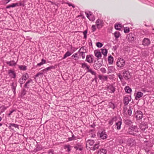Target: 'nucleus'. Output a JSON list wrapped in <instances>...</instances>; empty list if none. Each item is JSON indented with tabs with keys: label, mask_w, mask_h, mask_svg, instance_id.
Here are the masks:
<instances>
[{
	"label": "nucleus",
	"mask_w": 154,
	"mask_h": 154,
	"mask_svg": "<svg viewBox=\"0 0 154 154\" xmlns=\"http://www.w3.org/2000/svg\"><path fill=\"white\" fill-rule=\"evenodd\" d=\"M101 53L104 56H106L107 53V50L106 49H101Z\"/></svg>",
	"instance_id": "obj_31"
},
{
	"label": "nucleus",
	"mask_w": 154,
	"mask_h": 154,
	"mask_svg": "<svg viewBox=\"0 0 154 154\" xmlns=\"http://www.w3.org/2000/svg\"><path fill=\"white\" fill-rule=\"evenodd\" d=\"M75 137L74 135H73L72 136V137H69L68 138V140H69V141H71L72 140H75Z\"/></svg>",
	"instance_id": "obj_47"
},
{
	"label": "nucleus",
	"mask_w": 154,
	"mask_h": 154,
	"mask_svg": "<svg viewBox=\"0 0 154 154\" xmlns=\"http://www.w3.org/2000/svg\"><path fill=\"white\" fill-rule=\"evenodd\" d=\"M113 61V58L111 55L109 56L108 58V62L109 64L112 63Z\"/></svg>",
	"instance_id": "obj_23"
},
{
	"label": "nucleus",
	"mask_w": 154,
	"mask_h": 154,
	"mask_svg": "<svg viewBox=\"0 0 154 154\" xmlns=\"http://www.w3.org/2000/svg\"><path fill=\"white\" fill-rule=\"evenodd\" d=\"M115 27L116 29L118 30H120L122 26L120 24H116L115 25Z\"/></svg>",
	"instance_id": "obj_33"
},
{
	"label": "nucleus",
	"mask_w": 154,
	"mask_h": 154,
	"mask_svg": "<svg viewBox=\"0 0 154 154\" xmlns=\"http://www.w3.org/2000/svg\"><path fill=\"white\" fill-rule=\"evenodd\" d=\"M85 14H86V16H87V17L88 18H89V14H88V13L86 12H85Z\"/></svg>",
	"instance_id": "obj_61"
},
{
	"label": "nucleus",
	"mask_w": 154,
	"mask_h": 154,
	"mask_svg": "<svg viewBox=\"0 0 154 154\" xmlns=\"http://www.w3.org/2000/svg\"><path fill=\"white\" fill-rule=\"evenodd\" d=\"M26 91L25 89H23L21 92V95L23 96H24L26 94Z\"/></svg>",
	"instance_id": "obj_46"
},
{
	"label": "nucleus",
	"mask_w": 154,
	"mask_h": 154,
	"mask_svg": "<svg viewBox=\"0 0 154 154\" xmlns=\"http://www.w3.org/2000/svg\"><path fill=\"white\" fill-rule=\"evenodd\" d=\"M72 57H73V58H76L77 59L79 58V57H78L77 53L75 54L72 56Z\"/></svg>",
	"instance_id": "obj_53"
},
{
	"label": "nucleus",
	"mask_w": 154,
	"mask_h": 154,
	"mask_svg": "<svg viewBox=\"0 0 154 154\" xmlns=\"http://www.w3.org/2000/svg\"><path fill=\"white\" fill-rule=\"evenodd\" d=\"M121 124L122 122L121 121H119L118 122L116 123V125L117 126V129L119 130L120 129Z\"/></svg>",
	"instance_id": "obj_36"
},
{
	"label": "nucleus",
	"mask_w": 154,
	"mask_h": 154,
	"mask_svg": "<svg viewBox=\"0 0 154 154\" xmlns=\"http://www.w3.org/2000/svg\"><path fill=\"white\" fill-rule=\"evenodd\" d=\"M87 65H87V64L85 63H83L82 64V68H84L85 67H86L87 66Z\"/></svg>",
	"instance_id": "obj_54"
},
{
	"label": "nucleus",
	"mask_w": 154,
	"mask_h": 154,
	"mask_svg": "<svg viewBox=\"0 0 154 154\" xmlns=\"http://www.w3.org/2000/svg\"><path fill=\"white\" fill-rule=\"evenodd\" d=\"M94 143V141L93 140H89L86 142V147L88 149V148L90 149H91V147L93 146V145Z\"/></svg>",
	"instance_id": "obj_3"
},
{
	"label": "nucleus",
	"mask_w": 154,
	"mask_h": 154,
	"mask_svg": "<svg viewBox=\"0 0 154 154\" xmlns=\"http://www.w3.org/2000/svg\"><path fill=\"white\" fill-rule=\"evenodd\" d=\"M84 47H82L79 51V52L80 53V54L81 55L83 59H84L85 58V55L84 54V53H85L84 51H82V50H84Z\"/></svg>",
	"instance_id": "obj_11"
},
{
	"label": "nucleus",
	"mask_w": 154,
	"mask_h": 154,
	"mask_svg": "<svg viewBox=\"0 0 154 154\" xmlns=\"http://www.w3.org/2000/svg\"><path fill=\"white\" fill-rule=\"evenodd\" d=\"M96 61H94V63L93 65L95 69H99L101 66V64L100 63H96Z\"/></svg>",
	"instance_id": "obj_10"
},
{
	"label": "nucleus",
	"mask_w": 154,
	"mask_h": 154,
	"mask_svg": "<svg viewBox=\"0 0 154 154\" xmlns=\"http://www.w3.org/2000/svg\"><path fill=\"white\" fill-rule=\"evenodd\" d=\"M146 133V132L144 133L143 135H144V137H145L146 139H147L149 138V134H148L147 135L145 134Z\"/></svg>",
	"instance_id": "obj_52"
},
{
	"label": "nucleus",
	"mask_w": 154,
	"mask_h": 154,
	"mask_svg": "<svg viewBox=\"0 0 154 154\" xmlns=\"http://www.w3.org/2000/svg\"><path fill=\"white\" fill-rule=\"evenodd\" d=\"M101 71L103 73H105L106 72V70L104 68H102L100 69Z\"/></svg>",
	"instance_id": "obj_55"
},
{
	"label": "nucleus",
	"mask_w": 154,
	"mask_h": 154,
	"mask_svg": "<svg viewBox=\"0 0 154 154\" xmlns=\"http://www.w3.org/2000/svg\"><path fill=\"white\" fill-rule=\"evenodd\" d=\"M70 146L69 145H66L64 146V148L66 149V148H67V151L68 152H69L70 151Z\"/></svg>",
	"instance_id": "obj_43"
},
{
	"label": "nucleus",
	"mask_w": 154,
	"mask_h": 154,
	"mask_svg": "<svg viewBox=\"0 0 154 154\" xmlns=\"http://www.w3.org/2000/svg\"><path fill=\"white\" fill-rule=\"evenodd\" d=\"M18 3H12L11 5H9L7 6L6 7V8L8 9V8H9L11 7L14 8L17 6H18Z\"/></svg>",
	"instance_id": "obj_21"
},
{
	"label": "nucleus",
	"mask_w": 154,
	"mask_h": 154,
	"mask_svg": "<svg viewBox=\"0 0 154 154\" xmlns=\"http://www.w3.org/2000/svg\"><path fill=\"white\" fill-rule=\"evenodd\" d=\"M125 91L128 93H130L132 91L131 88L128 86H126L125 87Z\"/></svg>",
	"instance_id": "obj_25"
},
{
	"label": "nucleus",
	"mask_w": 154,
	"mask_h": 154,
	"mask_svg": "<svg viewBox=\"0 0 154 154\" xmlns=\"http://www.w3.org/2000/svg\"><path fill=\"white\" fill-rule=\"evenodd\" d=\"M117 75L118 76V77L119 78V79L121 80V81H122V80L123 79V78L122 77V76L120 74H117Z\"/></svg>",
	"instance_id": "obj_49"
},
{
	"label": "nucleus",
	"mask_w": 154,
	"mask_h": 154,
	"mask_svg": "<svg viewBox=\"0 0 154 154\" xmlns=\"http://www.w3.org/2000/svg\"><path fill=\"white\" fill-rule=\"evenodd\" d=\"M99 146V143L96 144H95L92 147L91 149H90L93 150H95L96 149H98Z\"/></svg>",
	"instance_id": "obj_30"
},
{
	"label": "nucleus",
	"mask_w": 154,
	"mask_h": 154,
	"mask_svg": "<svg viewBox=\"0 0 154 154\" xmlns=\"http://www.w3.org/2000/svg\"><path fill=\"white\" fill-rule=\"evenodd\" d=\"M128 113L129 116H131L132 114L131 108V107H129V109L128 110Z\"/></svg>",
	"instance_id": "obj_45"
},
{
	"label": "nucleus",
	"mask_w": 154,
	"mask_h": 154,
	"mask_svg": "<svg viewBox=\"0 0 154 154\" xmlns=\"http://www.w3.org/2000/svg\"><path fill=\"white\" fill-rule=\"evenodd\" d=\"M113 69V66H110L108 67V71L109 72H111L112 71V69Z\"/></svg>",
	"instance_id": "obj_51"
},
{
	"label": "nucleus",
	"mask_w": 154,
	"mask_h": 154,
	"mask_svg": "<svg viewBox=\"0 0 154 154\" xmlns=\"http://www.w3.org/2000/svg\"><path fill=\"white\" fill-rule=\"evenodd\" d=\"M125 61L123 59H118L116 62V65L119 67L122 68L125 65Z\"/></svg>",
	"instance_id": "obj_2"
},
{
	"label": "nucleus",
	"mask_w": 154,
	"mask_h": 154,
	"mask_svg": "<svg viewBox=\"0 0 154 154\" xmlns=\"http://www.w3.org/2000/svg\"><path fill=\"white\" fill-rule=\"evenodd\" d=\"M87 30H86L83 32V33L84 35V38H87Z\"/></svg>",
	"instance_id": "obj_48"
},
{
	"label": "nucleus",
	"mask_w": 154,
	"mask_h": 154,
	"mask_svg": "<svg viewBox=\"0 0 154 154\" xmlns=\"http://www.w3.org/2000/svg\"><path fill=\"white\" fill-rule=\"evenodd\" d=\"M96 25L98 28L102 27L103 26V21L101 19H98L96 22Z\"/></svg>",
	"instance_id": "obj_6"
},
{
	"label": "nucleus",
	"mask_w": 154,
	"mask_h": 154,
	"mask_svg": "<svg viewBox=\"0 0 154 154\" xmlns=\"http://www.w3.org/2000/svg\"><path fill=\"white\" fill-rule=\"evenodd\" d=\"M86 61L89 63L93 62L92 58L91 57L90 55H87L86 56Z\"/></svg>",
	"instance_id": "obj_16"
},
{
	"label": "nucleus",
	"mask_w": 154,
	"mask_h": 154,
	"mask_svg": "<svg viewBox=\"0 0 154 154\" xmlns=\"http://www.w3.org/2000/svg\"><path fill=\"white\" fill-rule=\"evenodd\" d=\"M46 62L45 60L44 59H42L41 62L37 64V66H41V65H43Z\"/></svg>",
	"instance_id": "obj_34"
},
{
	"label": "nucleus",
	"mask_w": 154,
	"mask_h": 154,
	"mask_svg": "<svg viewBox=\"0 0 154 154\" xmlns=\"http://www.w3.org/2000/svg\"><path fill=\"white\" fill-rule=\"evenodd\" d=\"M107 88L110 91H109L110 93H114L116 89L112 85H110L107 87Z\"/></svg>",
	"instance_id": "obj_18"
},
{
	"label": "nucleus",
	"mask_w": 154,
	"mask_h": 154,
	"mask_svg": "<svg viewBox=\"0 0 154 154\" xmlns=\"http://www.w3.org/2000/svg\"><path fill=\"white\" fill-rule=\"evenodd\" d=\"M103 79H104L105 80H106L107 79V77L106 76H103Z\"/></svg>",
	"instance_id": "obj_63"
},
{
	"label": "nucleus",
	"mask_w": 154,
	"mask_h": 154,
	"mask_svg": "<svg viewBox=\"0 0 154 154\" xmlns=\"http://www.w3.org/2000/svg\"><path fill=\"white\" fill-rule=\"evenodd\" d=\"M94 53L95 54V56L98 58V59L100 58L101 57L100 52L95 51Z\"/></svg>",
	"instance_id": "obj_20"
},
{
	"label": "nucleus",
	"mask_w": 154,
	"mask_h": 154,
	"mask_svg": "<svg viewBox=\"0 0 154 154\" xmlns=\"http://www.w3.org/2000/svg\"><path fill=\"white\" fill-rule=\"evenodd\" d=\"M130 101V99L129 97H125L124 99V103L125 106L127 105L129 102Z\"/></svg>",
	"instance_id": "obj_14"
},
{
	"label": "nucleus",
	"mask_w": 154,
	"mask_h": 154,
	"mask_svg": "<svg viewBox=\"0 0 154 154\" xmlns=\"http://www.w3.org/2000/svg\"><path fill=\"white\" fill-rule=\"evenodd\" d=\"M42 74V73L41 72H39L37 74L35 75V77H38L39 75H41Z\"/></svg>",
	"instance_id": "obj_57"
},
{
	"label": "nucleus",
	"mask_w": 154,
	"mask_h": 154,
	"mask_svg": "<svg viewBox=\"0 0 154 154\" xmlns=\"http://www.w3.org/2000/svg\"><path fill=\"white\" fill-rule=\"evenodd\" d=\"M92 75H95L96 74V73L94 71H92L91 72V73Z\"/></svg>",
	"instance_id": "obj_59"
},
{
	"label": "nucleus",
	"mask_w": 154,
	"mask_h": 154,
	"mask_svg": "<svg viewBox=\"0 0 154 154\" xmlns=\"http://www.w3.org/2000/svg\"><path fill=\"white\" fill-rule=\"evenodd\" d=\"M92 29L93 32H94L96 30V26L95 25H93L92 26Z\"/></svg>",
	"instance_id": "obj_50"
},
{
	"label": "nucleus",
	"mask_w": 154,
	"mask_h": 154,
	"mask_svg": "<svg viewBox=\"0 0 154 154\" xmlns=\"http://www.w3.org/2000/svg\"><path fill=\"white\" fill-rule=\"evenodd\" d=\"M150 43V40L148 38H145L143 41V45H148Z\"/></svg>",
	"instance_id": "obj_8"
},
{
	"label": "nucleus",
	"mask_w": 154,
	"mask_h": 154,
	"mask_svg": "<svg viewBox=\"0 0 154 154\" xmlns=\"http://www.w3.org/2000/svg\"><path fill=\"white\" fill-rule=\"evenodd\" d=\"M136 144L135 140L132 138L128 139L127 141V144L129 146H132Z\"/></svg>",
	"instance_id": "obj_4"
},
{
	"label": "nucleus",
	"mask_w": 154,
	"mask_h": 154,
	"mask_svg": "<svg viewBox=\"0 0 154 154\" xmlns=\"http://www.w3.org/2000/svg\"><path fill=\"white\" fill-rule=\"evenodd\" d=\"M125 123L127 125H131L132 124V122L131 121L128 119H127L126 120H125Z\"/></svg>",
	"instance_id": "obj_41"
},
{
	"label": "nucleus",
	"mask_w": 154,
	"mask_h": 154,
	"mask_svg": "<svg viewBox=\"0 0 154 154\" xmlns=\"http://www.w3.org/2000/svg\"><path fill=\"white\" fill-rule=\"evenodd\" d=\"M129 31V29L128 27H125L124 29V32L125 33H128Z\"/></svg>",
	"instance_id": "obj_42"
},
{
	"label": "nucleus",
	"mask_w": 154,
	"mask_h": 154,
	"mask_svg": "<svg viewBox=\"0 0 154 154\" xmlns=\"http://www.w3.org/2000/svg\"><path fill=\"white\" fill-rule=\"evenodd\" d=\"M15 110H13L11 111L8 114V116L10 117V115L12 114V113Z\"/></svg>",
	"instance_id": "obj_56"
},
{
	"label": "nucleus",
	"mask_w": 154,
	"mask_h": 154,
	"mask_svg": "<svg viewBox=\"0 0 154 154\" xmlns=\"http://www.w3.org/2000/svg\"><path fill=\"white\" fill-rule=\"evenodd\" d=\"M19 68L20 70L25 71L27 69V67L26 66L23 65L19 66Z\"/></svg>",
	"instance_id": "obj_29"
},
{
	"label": "nucleus",
	"mask_w": 154,
	"mask_h": 154,
	"mask_svg": "<svg viewBox=\"0 0 154 154\" xmlns=\"http://www.w3.org/2000/svg\"><path fill=\"white\" fill-rule=\"evenodd\" d=\"M106 135L105 134V132L103 131L100 134V137L102 139H104L107 137Z\"/></svg>",
	"instance_id": "obj_22"
},
{
	"label": "nucleus",
	"mask_w": 154,
	"mask_h": 154,
	"mask_svg": "<svg viewBox=\"0 0 154 154\" xmlns=\"http://www.w3.org/2000/svg\"><path fill=\"white\" fill-rule=\"evenodd\" d=\"M113 119L112 120H110L109 122V123L111 125H112V124L113 123Z\"/></svg>",
	"instance_id": "obj_60"
},
{
	"label": "nucleus",
	"mask_w": 154,
	"mask_h": 154,
	"mask_svg": "<svg viewBox=\"0 0 154 154\" xmlns=\"http://www.w3.org/2000/svg\"><path fill=\"white\" fill-rule=\"evenodd\" d=\"M42 149V147L38 145H37L35 149L34 150V151L35 152L38 151Z\"/></svg>",
	"instance_id": "obj_26"
},
{
	"label": "nucleus",
	"mask_w": 154,
	"mask_h": 154,
	"mask_svg": "<svg viewBox=\"0 0 154 154\" xmlns=\"http://www.w3.org/2000/svg\"><path fill=\"white\" fill-rule=\"evenodd\" d=\"M103 76H101V75H99V79L100 80L102 79H103Z\"/></svg>",
	"instance_id": "obj_58"
},
{
	"label": "nucleus",
	"mask_w": 154,
	"mask_h": 154,
	"mask_svg": "<svg viewBox=\"0 0 154 154\" xmlns=\"http://www.w3.org/2000/svg\"><path fill=\"white\" fill-rule=\"evenodd\" d=\"M135 115L137 120L141 119L143 116V113L140 111H138L136 112L135 114Z\"/></svg>",
	"instance_id": "obj_5"
},
{
	"label": "nucleus",
	"mask_w": 154,
	"mask_h": 154,
	"mask_svg": "<svg viewBox=\"0 0 154 154\" xmlns=\"http://www.w3.org/2000/svg\"><path fill=\"white\" fill-rule=\"evenodd\" d=\"M143 95V94L141 92H138L137 93V95L135 97L136 100H138L140 98L142 97Z\"/></svg>",
	"instance_id": "obj_15"
},
{
	"label": "nucleus",
	"mask_w": 154,
	"mask_h": 154,
	"mask_svg": "<svg viewBox=\"0 0 154 154\" xmlns=\"http://www.w3.org/2000/svg\"><path fill=\"white\" fill-rule=\"evenodd\" d=\"M25 81L22 78H21L19 79V82L21 85V87L22 86V85L25 82Z\"/></svg>",
	"instance_id": "obj_39"
},
{
	"label": "nucleus",
	"mask_w": 154,
	"mask_h": 154,
	"mask_svg": "<svg viewBox=\"0 0 154 154\" xmlns=\"http://www.w3.org/2000/svg\"><path fill=\"white\" fill-rule=\"evenodd\" d=\"M42 71V74H43L45 76L47 75V72L48 71V67L43 69Z\"/></svg>",
	"instance_id": "obj_27"
},
{
	"label": "nucleus",
	"mask_w": 154,
	"mask_h": 154,
	"mask_svg": "<svg viewBox=\"0 0 154 154\" xmlns=\"http://www.w3.org/2000/svg\"><path fill=\"white\" fill-rule=\"evenodd\" d=\"M12 127L19 129L18 125L15 124L10 123L9 124V128L13 130V129L12 128Z\"/></svg>",
	"instance_id": "obj_17"
},
{
	"label": "nucleus",
	"mask_w": 154,
	"mask_h": 154,
	"mask_svg": "<svg viewBox=\"0 0 154 154\" xmlns=\"http://www.w3.org/2000/svg\"><path fill=\"white\" fill-rule=\"evenodd\" d=\"M140 129L142 131H144L147 128V127L146 125H144L143 124H141L140 125Z\"/></svg>",
	"instance_id": "obj_35"
},
{
	"label": "nucleus",
	"mask_w": 154,
	"mask_h": 154,
	"mask_svg": "<svg viewBox=\"0 0 154 154\" xmlns=\"http://www.w3.org/2000/svg\"><path fill=\"white\" fill-rule=\"evenodd\" d=\"M8 73L10 75L12 78H14L16 77V75L14 71L10 69L9 70Z\"/></svg>",
	"instance_id": "obj_12"
},
{
	"label": "nucleus",
	"mask_w": 154,
	"mask_h": 154,
	"mask_svg": "<svg viewBox=\"0 0 154 154\" xmlns=\"http://www.w3.org/2000/svg\"><path fill=\"white\" fill-rule=\"evenodd\" d=\"M114 35L116 38H118L120 36V34L119 32L116 31L114 33Z\"/></svg>",
	"instance_id": "obj_37"
},
{
	"label": "nucleus",
	"mask_w": 154,
	"mask_h": 154,
	"mask_svg": "<svg viewBox=\"0 0 154 154\" xmlns=\"http://www.w3.org/2000/svg\"><path fill=\"white\" fill-rule=\"evenodd\" d=\"M6 63L11 66H15L16 65V63L15 62L14 60L7 61L6 62Z\"/></svg>",
	"instance_id": "obj_19"
},
{
	"label": "nucleus",
	"mask_w": 154,
	"mask_h": 154,
	"mask_svg": "<svg viewBox=\"0 0 154 154\" xmlns=\"http://www.w3.org/2000/svg\"><path fill=\"white\" fill-rule=\"evenodd\" d=\"M11 86L12 87V90L13 91L14 93L15 94L16 93V90L17 87L16 83L13 82L11 84Z\"/></svg>",
	"instance_id": "obj_13"
},
{
	"label": "nucleus",
	"mask_w": 154,
	"mask_h": 154,
	"mask_svg": "<svg viewBox=\"0 0 154 154\" xmlns=\"http://www.w3.org/2000/svg\"><path fill=\"white\" fill-rule=\"evenodd\" d=\"M32 79H30L29 80H28V81H27L25 84L24 85V87L26 88H28V86H29V84L31 82H32Z\"/></svg>",
	"instance_id": "obj_40"
},
{
	"label": "nucleus",
	"mask_w": 154,
	"mask_h": 154,
	"mask_svg": "<svg viewBox=\"0 0 154 154\" xmlns=\"http://www.w3.org/2000/svg\"><path fill=\"white\" fill-rule=\"evenodd\" d=\"M96 45L98 48H101L103 46V44L100 42H98L97 43Z\"/></svg>",
	"instance_id": "obj_44"
},
{
	"label": "nucleus",
	"mask_w": 154,
	"mask_h": 154,
	"mask_svg": "<svg viewBox=\"0 0 154 154\" xmlns=\"http://www.w3.org/2000/svg\"><path fill=\"white\" fill-rule=\"evenodd\" d=\"M126 38L129 41H133L134 40V36L132 34L130 33L127 35Z\"/></svg>",
	"instance_id": "obj_9"
},
{
	"label": "nucleus",
	"mask_w": 154,
	"mask_h": 154,
	"mask_svg": "<svg viewBox=\"0 0 154 154\" xmlns=\"http://www.w3.org/2000/svg\"><path fill=\"white\" fill-rule=\"evenodd\" d=\"M134 132H138V130L137 126L132 125L128 129V132L130 134L133 135L134 136H137V134Z\"/></svg>",
	"instance_id": "obj_1"
},
{
	"label": "nucleus",
	"mask_w": 154,
	"mask_h": 154,
	"mask_svg": "<svg viewBox=\"0 0 154 154\" xmlns=\"http://www.w3.org/2000/svg\"><path fill=\"white\" fill-rule=\"evenodd\" d=\"M72 54V53L71 52L67 51L64 54L63 57L62 58V59H64L66 58L67 57L70 56Z\"/></svg>",
	"instance_id": "obj_24"
},
{
	"label": "nucleus",
	"mask_w": 154,
	"mask_h": 154,
	"mask_svg": "<svg viewBox=\"0 0 154 154\" xmlns=\"http://www.w3.org/2000/svg\"><path fill=\"white\" fill-rule=\"evenodd\" d=\"M1 109V113H2L5 111L7 108V107L5 106H2L0 107Z\"/></svg>",
	"instance_id": "obj_38"
},
{
	"label": "nucleus",
	"mask_w": 154,
	"mask_h": 154,
	"mask_svg": "<svg viewBox=\"0 0 154 154\" xmlns=\"http://www.w3.org/2000/svg\"><path fill=\"white\" fill-rule=\"evenodd\" d=\"M123 77L126 79H128L130 78V73L128 71H125L123 72Z\"/></svg>",
	"instance_id": "obj_7"
},
{
	"label": "nucleus",
	"mask_w": 154,
	"mask_h": 154,
	"mask_svg": "<svg viewBox=\"0 0 154 154\" xmlns=\"http://www.w3.org/2000/svg\"><path fill=\"white\" fill-rule=\"evenodd\" d=\"M106 153V150L102 149L98 151L97 154H105Z\"/></svg>",
	"instance_id": "obj_28"
},
{
	"label": "nucleus",
	"mask_w": 154,
	"mask_h": 154,
	"mask_svg": "<svg viewBox=\"0 0 154 154\" xmlns=\"http://www.w3.org/2000/svg\"><path fill=\"white\" fill-rule=\"evenodd\" d=\"M29 77L28 74L27 73H26L23 75L21 78H23V79L26 81L28 78Z\"/></svg>",
	"instance_id": "obj_32"
},
{
	"label": "nucleus",
	"mask_w": 154,
	"mask_h": 154,
	"mask_svg": "<svg viewBox=\"0 0 154 154\" xmlns=\"http://www.w3.org/2000/svg\"><path fill=\"white\" fill-rule=\"evenodd\" d=\"M87 69L88 70H89L90 69V66L87 65V66L86 67Z\"/></svg>",
	"instance_id": "obj_62"
},
{
	"label": "nucleus",
	"mask_w": 154,
	"mask_h": 154,
	"mask_svg": "<svg viewBox=\"0 0 154 154\" xmlns=\"http://www.w3.org/2000/svg\"><path fill=\"white\" fill-rule=\"evenodd\" d=\"M92 71L91 69H90L89 70H88L87 72L91 73Z\"/></svg>",
	"instance_id": "obj_64"
}]
</instances>
